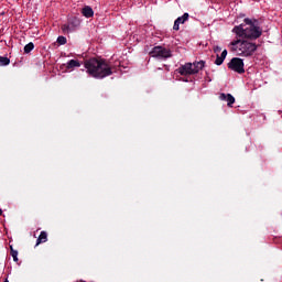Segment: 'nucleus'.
<instances>
[{
  "label": "nucleus",
  "instance_id": "f257e3e1",
  "mask_svg": "<svg viewBox=\"0 0 282 282\" xmlns=\"http://www.w3.org/2000/svg\"><path fill=\"white\" fill-rule=\"evenodd\" d=\"M257 20L246 18L243 23L234 26L231 30L238 40L230 42L229 47L237 56H252L257 52V44L250 42L257 41L263 34V31L257 26Z\"/></svg>",
  "mask_w": 282,
  "mask_h": 282
},
{
  "label": "nucleus",
  "instance_id": "f03ea898",
  "mask_svg": "<svg viewBox=\"0 0 282 282\" xmlns=\"http://www.w3.org/2000/svg\"><path fill=\"white\" fill-rule=\"evenodd\" d=\"M88 72H112L113 65L102 57H93L84 63Z\"/></svg>",
  "mask_w": 282,
  "mask_h": 282
},
{
  "label": "nucleus",
  "instance_id": "7ed1b4c3",
  "mask_svg": "<svg viewBox=\"0 0 282 282\" xmlns=\"http://www.w3.org/2000/svg\"><path fill=\"white\" fill-rule=\"evenodd\" d=\"M153 58H171V50L163 46H154L150 52Z\"/></svg>",
  "mask_w": 282,
  "mask_h": 282
},
{
  "label": "nucleus",
  "instance_id": "20e7f679",
  "mask_svg": "<svg viewBox=\"0 0 282 282\" xmlns=\"http://www.w3.org/2000/svg\"><path fill=\"white\" fill-rule=\"evenodd\" d=\"M228 69H231V72H246L243 68V59L239 57H234L228 63Z\"/></svg>",
  "mask_w": 282,
  "mask_h": 282
},
{
  "label": "nucleus",
  "instance_id": "39448f33",
  "mask_svg": "<svg viewBox=\"0 0 282 282\" xmlns=\"http://www.w3.org/2000/svg\"><path fill=\"white\" fill-rule=\"evenodd\" d=\"M78 25H80V20H78L77 18H74L69 21V23L63 24L62 30L63 32H67V33L74 32V30H76Z\"/></svg>",
  "mask_w": 282,
  "mask_h": 282
},
{
  "label": "nucleus",
  "instance_id": "423d86ee",
  "mask_svg": "<svg viewBox=\"0 0 282 282\" xmlns=\"http://www.w3.org/2000/svg\"><path fill=\"white\" fill-rule=\"evenodd\" d=\"M188 13H184L182 17H178L174 21L173 30L177 32V30H180V25H183V23H186V21H188Z\"/></svg>",
  "mask_w": 282,
  "mask_h": 282
},
{
  "label": "nucleus",
  "instance_id": "0eeeda50",
  "mask_svg": "<svg viewBox=\"0 0 282 282\" xmlns=\"http://www.w3.org/2000/svg\"><path fill=\"white\" fill-rule=\"evenodd\" d=\"M219 100H226L228 107L235 105V97L231 94L221 93L219 95Z\"/></svg>",
  "mask_w": 282,
  "mask_h": 282
},
{
  "label": "nucleus",
  "instance_id": "6e6552de",
  "mask_svg": "<svg viewBox=\"0 0 282 282\" xmlns=\"http://www.w3.org/2000/svg\"><path fill=\"white\" fill-rule=\"evenodd\" d=\"M113 72H88L91 78H106V76H111Z\"/></svg>",
  "mask_w": 282,
  "mask_h": 282
},
{
  "label": "nucleus",
  "instance_id": "1a4fd4ad",
  "mask_svg": "<svg viewBox=\"0 0 282 282\" xmlns=\"http://www.w3.org/2000/svg\"><path fill=\"white\" fill-rule=\"evenodd\" d=\"M82 14L86 19H91V17H94V9H91L89 6H86L82 9Z\"/></svg>",
  "mask_w": 282,
  "mask_h": 282
},
{
  "label": "nucleus",
  "instance_id": "9d476101",
  "mask_svg": "<svg viewBox=\"0 0 282 282\" xmlns=\"http://www.w3.org/2000/svg\"><path fill=\"white\" fill-rule=\"evenodd\" d=\"M226 56H228L227 50H224L220 55L217 54L215 65H221L224 63V61H226Z\"/></svg>",
  "mask_w": 282,
  "mask_h": 282
},
{
  "label": "nucleus",
  "instance_id": "9b49d317",
  "mask_svg": "<svg viewBox=\"0 0 282 282\" xmlns=\"http://www.w3.org/2000/svg\"><path fill=\"white\" fill-rule=\"evenodd\" d=\"M193 66H194V72H202V69L206 67V62L205 61L194 62Z\"/></svg>",
  "mask_w": 282,
  "mask_h": 282
},
{
  "label": "nucleus",
  "instance_id": "f8f14e48",
  "mask_svg": "<svg viewBox=\"0 0 282 282\" xmlns=\"http://www.w3.org/2000/svg\"><path fill=\"white\" fill-rule=\"evenodd\" d=\"M47 241V231H41L37 240H36V246L41 243H45Z\"/></svg>",
  "mask_w": 282,
  "mask_h": 282
},
{
  "label": "nucleus",
  "instance_id": "ddd939ff",
  "mask_svg": "<svg viewBox=\"0 0 282 282\" xmlns=\"http://www.w3.org/2000/svg\"><path fill=\"white\" fill-rule=\"evenodd\" d=\"M68 69H74V67H80V62L78 59H69L66 64Z\"/></svg>",
  "mask_w": 282,
  "mask_h": 282
},
{
  "label": "nucleus",
  "instance_id": "4468645a",
  "mask_svg": "<svg viewBox=\"0 0 282 282\" xmlns=\"http://www.w3.org/2000/svg\"><path fill=\"white\" fill-rule=\"evenodd\" d=\"M178 72H195L193 68V63H186L178 68Z\"/></svg>",
  "mask_w": 282,
  "mask_h": 282
},
{
  "label": "nucleus",
  "instance_id": "2eb2a0df",
  "mask_svg": "<svg viewBox=\"0 0 282 282\" xmlns=\"http://www.w3.org/2000/svg\"><path fill=\"white\" fill-rule=\"evenodd\" d=\"M10 254L13 258V261H19V251L14 250V247H12V245H10Z\"/></svg>",
  "mask_w": 282,
  "mask_h": 282
},
{
  "label": "nucleus",
  "instance_id": "dca6fc26",
  "mask_svg": "<svg viewBox=\"0 0 282 282\" xmlns=\"http://www.w3.org/2000/svg\"><path fill=\"white\" fill-rule=\"evenodd\" d=\"M181 76H184L185 79H183L185 83H188V77L193 76L194 74H197V72H180Z\"/></svg>",
  "mask_w": 282,
  "mask_h": 282
},
{
  "label": "nucleus",
  "instance_id": "f3484780",
  "mask_svg": "<svg viewBox=\"0 0 282 282\" xmlns=\"http://www.w3.org/2000/svg\"><path fill=\"white\" fill-rule=\"evenodd\" d=\"M10 65V59L6 56H0V67H7Z\"/></svg>",
  "mask_w": 282,
  "mask_h": 282
},
{
  "label": "nucleus",
  "instance_id": "a211bd4d",
  "mask_svg": "<svg viewBox=\"0 0 282 282\" xmlns=\"http://www.w3.org/2000/svg\"><path fill=\"white\" fill-rule=\"evenodd\" d=\"M34 50V43L30 42L24 46V54H30Z\"/></svg>",
  "mask_w": 282,
  "mask_h": 282
},
{
  "label": "nucleus",
  "instance_id": "6ab92c4d",
  "mask_svg": "<svg viewBox=\"0 0 282 282\" xmlns=\"http://www.w3.org/2000/svg\"><path fill=\"white\" fill-rule=\"evenodd\" d=\"M57 43H58V45H65L67 43V37L59 35L57 37Z\"/></svg>",
  "mask_w": 282,
  "mask_h": 282
},
{
  "label": "nucleus",
  "instance_id": "aec40b11",
  "mask_svg": "<svg viewBox=\"0 0 282 282\" xmlns=\"http://www.w3.org/2000/svg\"><path fill=\"white\" fill-rule=\"evenodd\" d=\"M215 54H219L221 52V48L219 46H214Z\"/></svg>",
  "mask_w": 282,
  "mask_h": 282
},
{
  "label": "nucleus",
  "instance_id": "412c9836",
  "mask_svg": "<svg viewBox=\"0 0 282 282\" xmlns=\"http://www.w3.org/2000/svg\"><path fill=\"white\" fill-rule=\"evenodd\" d=\"M3 215V209L0 208V216Z\"/></svg>",
  "mask_w": 282,
  "mask_h": 282
}]
</instances>
